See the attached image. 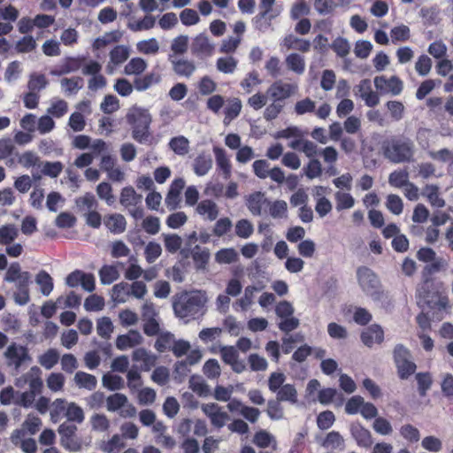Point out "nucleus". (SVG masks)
<instances>
[{
  "label": "nucleus",
  "mask_w": 453,
  "mask_h": 453,
  "mask_svg": "<svg viewBox=\"0 0 453 453\" xmlns=\"http://www.w3.org/2000/svg\"><path fill=\"white\" fill-rule=\"evenodd\" d=\"M126 122L132 131V138L138 143L152 144L153 136L150 132L152 117L147 109L134 106L126 115Z\"/></svg>",
  "instance_id": "obj_1"
},
{
  "label": "nucleus",
  "mask_w": 453,
  "mask_h": 453,
  "mask_svg": "<svg viewBox=\"0 0 453 453\" xmlns=\"http://www.w3.org/2000/svg\"><path fill=\"white\" fill-rule=\"evenodd\" d=\"M384 157L395 164L409 163L413 160L415 146L408 137L392 136L382 142Z\"/></svg>",
  "instance_id": "obj_2"
},
{
  "label": "nucleus",
  "mask_w": 453,
  "mask_h": 453,
  "mask_svg": "<svg viewBox=\"0 0 453 453\" xmlns=\"http://www.w3.org/2000/svg\"><path fill=\"white\" fill-rule=\"evenodd\" d=\"M203 305V301L197 293L184 291L173 296V309L180 319H196L202 314Z\"/></svg>",
  "instance_id": "obj_3"
},
{
  "label": "nucleus",
  "mask_w": 453,
  "mask_h": 453,
  "mask_svg": "<svg viewBox=\"0 0 453 453\" xmlns=\"http://www.w3.org/2000/svg\"><path fill=\"white\" fill-rule=\"evenodd\" d=\"M448 265L447 261L442 257H435L434 261H430L426 265L422 270V282L418 288L417 292L420 298L426 303L431 302L429 288L433 285L431 276L434 273H439L446 269Z\"/></svg>",
  "instance_id": "obj_4"
},
{
  "label": "nucleus",
  "mask_w": 453,
  "mask_h": 453,
  "mask_svg": "<svg viewBox=\"0 0 453 453\" xmlns=\"http://www.w3.org/2000/svg\"><path fill=\"white\" fill-rule=\"evenodd\" d=\"M394 362L397 369L398 377L407 380L414 374L417 369L416 364L411 360V352L403 344H396L393 351Z\"/></svg>",
  "instance_id": "obj_5"
},
{
  "label": "nucleus",
  "mask_w": 453,
  "mask_h": 453,
  "mask_svg": "<svg viewBox=\"0 0 453 453\" xmlns=\"http://www.w3.org/2000/svg\"><path fill=\"white\" fill-rule=\"evenodd\" d=\"M142 200V195L137 194L133 187H125L120 192L121 205L127 208L129 214L136 220L144 216V210L141 205Z\"/></svg>",
  "instance_id": "obj_6"
},
{
  "label": "nucleus",
  "mask_w": 453,
  "mask_h": 453,
  "mask_svg": "<svg viewBox=\"0 0 453 453\" xmlns=\"http://www.w3.org/2000/svg\"><path fill=\"white\" fill-rule=\"evenodd\" d=\"M4 357L8 366H12L15 370H19L23 365L32 361L27 347L16 342H12L7 347Z\"/></svg>",
  "instance_id": "obj_7"
},
{
  "label": "nucleus",
  "mask_w": 453,
  "mask_h": 453,
  "mask_svg": "<svg viewBox=\"0 0 453 453\" xmlns=\"http://www.w3.org/2000/svg\"><path fill=\"white\" fill-rule=\"evenodd\" d=\"M357 282L362 290L371 296L378 294L380 281L377 274L369 267L362 265L357 269Z\"/></svg>",
  "instance_id": "obj_8"
},
{
  "label": "nucleus",
  "mask_w": 453,
  "mask_h": 453,
  "mask_svg": "<svg viewBox=\"0 0 453 453\" xmlns=\"http://www.w3.org/2000/svg\"><path fill=\"white\" fill-rule=\"evenodd\" d=\"M77 430V426L69 422H64L58 426V432L60 435V443L69 451L75 452L81 449V443L76 436Z\"/></svg>",
  "instance_id": "obj_9"
},
{
  "label": "nucleus",
  "mask_w": 453,
  "mask_h": 453,
  "mask_svg": "<svg viewBox=\"0 0 453 453\" xmlns=\"http://www.w3.org/2000/svg\"><path fill=\"white\" fill-rule=\"evenodd\" d=\"M373 82L380 95L390 94L391 96H398L403 89L402 80L395 75L390 78H387L385 75L376 76Z\"/></svg>",
  "instance_id": "obj_10"
},
{
  "label": "nucleus",
  "mask_w": 453,
  "mask_h": 453,
  "mask_svg": "<svg viewBox=\"0 0 453 453\" xmlns=\"http://www.w3.org/2000/svg\"><path fill=\"white\" fill-rule=\"evenodd\" d=\"M203 412L210 418L211 425L219 429L222 428L229 416L226 411H222L221 407L215 403H203L201 406Z\"/></svg>",
  "instance_id": "obj_11"
},
{
  "label": "nucleus",
  "mask_w": 453,
  "mask_h": 453,
  "mask_svg": "<svg viewBox=\"0 0 453 453\" xmlns=\"http://www.w3.org/2000/svg\"><path fill=\"white\" fill-rule=\"evenodd\" d=\"M269 199L264 193L256 191L250 194L246 198V205L253 216H260L263 211H267Z\"/></svg>",
  "instance_id": "obj_12"
},
{
  "label": "nucleus",
  "mask_w": 453,
  "mask_h": 453,
  "mask_svg": "<svg viewBox=\"0 0 453 453\" xmlns=\"http://www.w3.org/2000/svg\"><path fill=\"white\" fill-rule=\"evenodd\" d=\"M294 89L293 85L278 81L268 88L266 93L273 101L284 103L294 93Z\"/></svg>",
  "instance_id": "obj_13"
},
{
  "label": "nucleus",
  "mask_w": 453,
  "mask_h": 453,
  "mask_svg": "<svg viewBox=\"0 0 453 453\" xmlns=\"http://www.w3.org/2000/svg\"><path fill=\"white\" fill-rule=\"evenodd\" d=\"M362 342L372 348L375 343L380 344L384 341V331L378 324H372L365 328L360 334Z\"/></svg>",
  "instance_id": "obj_14"
},
{
  "label": "nucleus",
  "mask_w": 453,
  "mask_h": 453,
  "mask_svg": "<svg viewBox=\"0 0 453 453\" xmlns=\"http://www.w3.org/2000/svg\"><path fill=\"white\" fill-rule=\"evenodd\" d=\"M184 187L185 181L182 178L175 179L171 183L165 200L166 206L170 210H174L179 206L180 202V194Z\"/></svg>",
  "instance_id": "obj_15"
},
{
  "label": "nucleus",
  "mask_w": 453,
  "mask_h": 453,
  "mask_svg": "<svg viewBox=\"0 0 453 453\" xmlns=\"http://www.w3.org/2000/svg\"><path fill=\"white\" fill-rule=\"evenodd\" d=\"M350 433L359 447L371 448L373 440L371 432L360 423L351 425Z\"/></svg>",
  "instance_id": "obj_16"
},
{
  "label": "nucleus",
  "mask_w": 453,
  "mask_h": 453,
  "mask_svg": "<svg viewBox=\"0 0 453 453\" xmlns=\"http://www.w3.org/2000/svg\"><path fill=\"white\" fill-rule=\"evenodd\" d=\"M213 152L216 159L217 171L222 174L225 180L232 175V165L224 149L214 147Z\"/></svg>",
  "instance_id": "obj_17"
},
{
  "label": "nucleus",
  "mask_w": 453,
  "mask_h": 453,
  "mask_svg": "<svg viewBox=\"0 0 453 453\" xmlns=\"http://www.w3.org/2000/svg\"><path fill=\"white\" fill-rule=\"evenodd\" d=\"M29 281L30 273L23 272L22 279L17 282V291L14 293L15 302L19 305H25L29 301Z\"/></svg>",
  "instance_id": "obj_18"
},
{
  "label": "nucleus",
  "mask_w": 453,
  "mask_h": 453,
  "mask_svg": "<svg viewBox=\"0 0 453 453\" xmlns=\"http://www.w3.org/2000/svg\"><path fill=\"white\" fill-rule=\"evenodd\" d=\"M142 341L141 334L136 330H129L126 334H120L116 339V347L119 350H125L139 345Z\"/></svg>",
  "instance_id": "obj_19"
},
{
  "label": "nucleus",
  "mask_w": 453,
  "mask_h": 453,
  "mask_svg": "<svg viewBox=\"0 0 453 453\" xmlns=\"http://www.w3.org/2000/svg\"><path fill=\"white\" fill-rule=\"evenodd\" d=\"M132 358L134 362H141V369L143 371H150L155 366L157 357L150 354L144 348H138L133 351Z\"/></svg>",
  "instance_id": "obj_20"
},
{
  "label": "nucleus",
  "mask_w": 453,
  "mask_h": 453,
  "mask_svg": "<svg viewBox=\"0 0 453 453\" xmlns=\"http://www.w3.org/2000/svg\"><path fill=\"white\" fill-rule=\"evenodd\" d=\"M42 371L37 366H33L28 372L24 374L25 381L29 385V391L36 395L42 392L43 383L41 378Z\"/></svg>",
  "instance_id": "obj_21"
},
{
  "label": "nucleus",
  "mask_w": 453,
  "mask_h": 453,
  "mask_svg": "<svg viewBox=\"0 0 453 453\" xmlns=\"http://www.w3.org/2000/svg\"><path fill=\"white\" fill-rule=\"evenodd\" d=\"M191 51L196 56H210L213 51V46L206 35L200 34L194 39Z\"/></svg>",
  "instance_id": "obj_22"
},
{
  "label": "nucleus",
  "mask_w": 453,
  "mask_h": 453,
  "mask_svg": "<svg viewBox=\"0 0 453 453\" xmlns=\"http://www.w3.org/2000/svg\"><path fill=\"white\" fill-rule=\"evenodd\" d=\"M320 445L325 449L342 451L345 449V441L337 431H331L326 434Z\"/></svg>",
  "instance_id": "obj_23"
},
{
  "label": "nucleus",
  "mask_w": 453,
  "mask_h": 453,
  "mask_svg": "<svg viewBox=\"0 0 453 453\" xmlns=\"http://www.w3.org/2000/svg\"><path fill=\"white\" fill-rule=\"evenodd\" d=\"M160 81V74L152 72L142 76L135 77L134 80V87L137 91H144L153 85L159 83Z\"/></svg>",
  "instance_id": "obj_24"
},
{
  "label": "nucleus",
  "mask_w": 453,
  "mask_h": 453,
  "mask_svg": "<svg viewBox=\"0 0 453 453\" xmlns=\"http://www.w3.org/2000/svg\"><path fill=\"white\" fill-rule=\"evenodd\" d=\"M283 45L288 50H296L303 53H306L311 50V42L309 40L299 38L292 34L284 37Z\"/></svg>",
  "instance_id": "obj_25"
},
{
  "label": "nucleus",
  "mask_w": 453,
  "mask_h": 453,
  "mask_svg": "<svg viewBox=\"0 0 453 453\" xmlns=\"http://www.w3.org/2000/svg\"><path fill=\"white\" fill-rule=\"evenodd\" d=\"M196 211L210 221L215 220L219 216V208L216 203L209 199L202 200L197 204Z\"/></svg>",
  "instance_id": "obj_26"
},
{
  "label": "nucleus",
  "mask_w": 453,
  "mask_h": 453,
  "mask_svg": "<svg viewBox=\"0 0 453 453\" xmlns=\"http://www.w3.org/2000/svg\"><path fill=\"white\" fill-rule=\"evenodd\" d=\"M130 55V50L126 45H117L113 47L110 53V62L108 64V66H110L111 64H112L114 66H119L125 63Z\"/></svg>",
  "instance_id": "obj_27"
},
{
  "label": "nucleus",
  "mask_w": 453,
  "mask_h": 453,
  "mask_svg": "<svg viewBox=\"0 0 453 453\" xmlns=\"http://www.w3.org/2000/svg\"><path fill=\"white\" fill-rule=\"evenodd\" d=\"M105 226L114 234H121L125 231L127 221L121 214H111L104 218Z\"/></svg>",
  "instance_id": "obj_28"
},
{
  "label": "nucleus",
  "mask_w": 453,
  "mask_h": 453,
  "mask_svg": "<svg viewBox=\"0 0 453 453\" xmlns=\"http://www.w3.org/2000/svg\"><path fill=\"white\" fill-rule=\"evenodd\" d=\"M191 257L196 269H204L210 259V252L207 248L196 245L191 250Z\"/></svg>",
  "instance_id": "obj_29"
},
{
  "label": "nucleus",
  "mask_w": 453,
  "mask_h": 453,
  "mask_svg": "<svg viewBox=\"0 0 453 453\" xmlns=\"http://www.w3.org/2000/svg\"><path fill=\"white\" fill-rule=\"evenodd\" d=\"M68 403L65 399L58 398L50 404V415L53 423H58L65 417Z\"/></svg>",
  "instance_id": "obj_30"
},
{
  "label": "nucleus",
  "mask_w": 453,
  "mask_h": 453,
  "mask_svg": "<svg viewBox=\"0 0 453 453\" xmlns=\"http://www.w3.org/2000/svg\"><path fill=\"white\" fill-rule=\"evenodd\" d=\"M212 159L210 155L200 154L193 163V170L198 176H203L211 169Z\"/></svg>",
  "instance_id": "obj_31"
},
{
  "label": "nucleus",
  "mask_w": 453,
  "mask_h": 453,
  "mask_svg": "<svg viewBox=\"0 0 453 453\" xmlns=\"http://www.w3.org/2000/svg\"><path fill=\"white\" fill-rule=\"evenodd\" d=\"M278 15L279 13L268 14L263 12H259V13H257L252 19V24L256 30L264 33L271 27L272 20Z\"/></svg>",
  "instance_id": "obj_32"
},
{
  "label": "nucleus",
  "mask_w": 453,
  "mask_h": 453,
  "mask_svg": "<svg viewBox=\"0 0 453 453\" xmlns=\"http://www.w3.org/2000/svg\"><path fill=\"white\" fill-rule=\"evenodd\" d=\"M147 68L146 61L142 58H133L124 67V73L127 75H135L138 77Z\"/></svg>",
  "instance_id": "obj_33"
},
{
  "label": "nucleus",
  "mask_w": 453,
  "mask_h": 453,
  "mask_svg": "<svg viewBox=\"0 0 453 453\" xmlns=\"http://www.w3.org/2000/svg\"><path fill=\"white\" fill-rule=\"evenodd\" d=\"M35 282L39 285L42 294L48 296L53 290L54 284L51 276L44 270H41L35 277Z\"/></svg>",
  "instance_id": "obj_34"
},
{
  "label": "nucleus",
  "mask_w": 453,
  "mask_h": 453,
  "mask_svg": "<svg viewBox=\"0 0 453 453\" xmlns=\"http://www.w3.org/2000/svg\"><path fill=\"white\" fill-rule=\"evenodd\" d=\"M423 195L434 207L441 208L445 201L440 196L439 188L436 185H426L423 189Z\"/></svg>",
  "instance_id": "obj_35"
},
{
  "label": "nucleus",
  "mask_w": 453,
  "mask_h": 453,
  "mask_svg": "<svg viewBox=\"0 0 453 453\" xmlns=\"http://www.w3.org/2000/svg\"><path fill=\"white\" fill-rule=\"evenodd\" d=\"M19 235V230L13 224H6L0 226V244L10 245Z\"/></svg>",
  "instance_id": "obj_36"
},
{
  "label": "nucleus",
  "mask_w": 453,
  "mask_h": 453,
  "mask_svg": "<svg viewBox=\"0 0 453 453\" xmlns=\"http://www.w3.org/2000/svg\"><path fill=\"white\" fill-rule=\"evenodd\" d=\"M189 388L199 396H207L210 394L209 386L199 375H192L188 380Z\"/></svg>",
  "instance_id": "obj_37"
},
{
  "label": "nucleus",
  "mask_w": 453,
  "mask_h": 453,
  "mask_svg": "<svg viewBox=\"0 0 453 453\" xmlns=\"http://www.w3.org/2000/svg\"><path fill=\"white\" fill-rule=\"evenodd\" d=\"M276 398L280 402L297 403V391L294 385L285 384L278 391Z\"/></svg>",
  "instance_id": "obj_38"
},
{
  "label": "nucleus",
  "mask_w": 453,
  "mask_h": 453,
  "mask_svg": "<svg viewBox=\"0 0 453 453\" xmlns=\"http://www.w3.org/2000/svg\"><path fill=\"white\" fill-rule=\"evenodd\" d=\"M75 384L81 388L93 390L96 387V379L94 375L85 372H77L74 375Z\"/></svg>",
  "instance_id": "obj_39"
},
{
  "label": "nucleus",
  "mask_w": 453,
  "mask_h": 453,
  "mask_svg": "<svg viewBox=\"0 0 453 453\" xmlns=\"http://www.w3.org/2000/svg\"><path fill=\"white\" fill-rule=\"evenodd\" d=\"M286 65L289 70L297 74L303 73L305 70L304 58L297 53H291L286 58Z\"/></svg>",
  "instance_id": "obj_40"
},
{
  "label": "nucleus",
  "mask_w": 453,
  "mask_h": 453,
  "mask_svg": "<svg viewBox=\"0 0 453 453\" xmlns=\"http://www.w3.org/2000/svg\"><path fill=\"white\" fill-rule=\"evenodd\" d=\"M169 147L175 154L184 156L189 150V142L185 136L179 135L170 140Z\"/></svg>",
  "instance_id": "obj_41"
},
{
  "label": "nucleus",
  "mask_w": 453,
  "mask_h": 453,
  "mask_svg": "<svg viewBox=\"0 0 453 453\" xmlns=\"http://www.w3.org/2000/svg\"><path fill=\"white\" fill-rule=\"evenodd\" d=\"M417 384H418V391L420 396L424 397L426 395L427 391L431 388L433 385V378L430 372H418L415 375Z\"/></svg>",
  "instance_id": "obj_42"
},
{
  "label": "nucleus",
  "mask_w": 453,
  "mask_h": 453,
  "mask_svg": "<svg viewBox=\"0 0 453 453\" xmlns=\"http://www.w3.org/2000/svg\"><path fill=\"white\" fill-rule=\"evenodd\" d=\"M173 71L180 76L190 77L196 70L195 64L187 59L173 61Z\"/></svg>",
  "instance_id": "obj_43"
},
{
  "label": "nucleus",
  "mask_w": 453,
  "mask_h": 453,
  "mask_svg": "<svg viewBox=\"0 0 453 453\" xmlns=\"http://www.w3.org/2000/svg\"><path fill=\"white\" fill-rule=\"evenodd\" d=\"M100 281L104 285H110L117 280L119 273L114 265H105L99 270Z\"/></svg>",
  "instance_id": "obj_44"
},
{
  "label": "nucleus",
  "mask_w": 453,
  "mask_h": 453,
  "mask_svg": "<svg viewBox=\"0 0 453 453\" xmlns=\"http://www.w3.org/2000/svg\"><path fill=\"white\" fill-rule=\"evenodd\" d=\"M83 79L79 76L63 78L60 81L62 88L67 94H76L83 87Z\"/></svg>",
  "instance_id": "obj_45"
},
{
  "label": "nucleus",
  "mask_w": 453,
  "mask_h": 453,
  "mask_svg": "<svg viewBox=\"0 0 453 453\" xmlns=\"http://www.w3.org/2000/svg\"><path fill=\"white\" fill-rule=\"evenodd\" d=\"M259 290L260 288L255 286H247L243 296L238 299L234 306H239L242 311H246L253 303L255 292Z\"/></svg>",
  "instance_id": "obj_46"
},
{
  "label": "nucleus",
  "mask_w": 453,
  "mask_h": 453,
  "mask_svg": "<svg viewBox=\"0 0 453 453\" xmlns=\"http://www.w3.org/2000/svg\"><path fill=\"white\" fill-rule=\"evenodd\" d=\"M127 402L126 395L115 393L106 398V408L109 411L114 412L119 411Z\"/></svg>",
  "instance_id": "obj_47"
},
{
  "label": "nucleus",
  "mask_w": 453,
  "mask_h": 453,
  "mask_svg": "<svg viewBox=\"0 0 453 453\" xmlns=\"http://www.w3.org/2000/svg\"><path fill=\"white\" fill-rule=\"evenodd\" d=\"M59 360V354L55 349H49L46 352L39 357L40 365L45 369H51Z\"/></svg>",
  "instance_id": "obj_48"
},
{
  "label": "nucleus",
  "mask_w": 453,
  "mask_h": 453,
  "mask_svg": "<svg viewBox=\"0 0 453 453\" xmlns=\"http://www.w3.org/2000/svg\"><path fill=\"white\" fill-rule=\"evenodd\" d=\"M311 8L305 0H296L290 9V18L296 20L310 13Z\"/></svg>",
  "instance_id": "obj_49"
},
{
  "label": "nucleus",
  "mask_w": 453,
  "mask_h": 453,
  "mask_svg": "<svg viewBox=\"0 0 453 453\" xmlns=\"http://www.w3.org/2000/svg\"><path fill=\"white\" fill-rule=\"evenodd\" d=\"M267 211L274 219H282L286 217L288 211L287 203L283 200H277L272 203L269 200Z\"/></svg>",
  "instance_id": "obj_50"
},
{
  "label": "nucleus",
  "mask_w": 453,
  "mask_h": 453,
  "mask_svg": "<svg viewBox=\"0 0 453 453\" xmlns=\"http://www.w3.org/2000/svg\"><path fill=\"white\" fill-rule=\"evenodd\" d=\"M390 117L394 121L401 120L404 116L405 107L401 101L390 100L386 104Z\"/></svg>",
  "instance_id": "obj_51"
},
{
  "label": "nucleus",
  "mask_w": 453,
  "mask_h": 453,
  "mask_svg": "<svg viewBox=\"0 0 453 453\" xmlns=\"http://www.w3.org/2000/svg\"><path fill=\"white\" fill-rule=\"evenodd\" d=\"M130 296L128 283L120 282L113 286L111 296L116 303H125Z\"/></svg>",
  "instance_id": "obj_52"
},
{
  "label": "nucleus",
  "mask_w": 453,
  "mask_h": 453,
  "mask_svg": "<svg viewBox=\"0 0 453 453\" xmlns=\"http://www.w3.org/2000/svg\"><path fill=\"white\" fill-rule=\"evenodd\" d=\"M242 110V102L239 98L232 99L224 110L225 123H229L234 119L237 118Z\"/></svg>",
  "instance_id": "obj_53"
},
{
  "label": "nucleus",
  "mask_w": 453,
  "mask_h": 453,
  "mask_svg": "<svg viewBox=\"0 0 453 453\" xmlns=\"http://www.w3.org/2000/svg\"><path fill=\"white\" fill-rule=\"evenodd\" d=\"M65 418L69 422L72 421L81 424L85 418L84 411L81 407L75 403H69L65 412Z\"/></svg>",
  "instance_id": "obj_54"
},
{
  "label": "nucleus",
  "mask_w": 453,
  "mask_h": 453,
  "mask_svg": "<svg viewBox=\"0 0 453 453\" xmlns=\"http://www.w3.org/2000/svg\"><path fill=\"white\" fill-rule=\"evenodd\" d=\"M113 325L110 318L103 317L97 320L96 330L99 336L105 340L111 338V334L113 332Z\"/></svg>",
  "instance_id": "obj_55"
},
{
  "label": "nucleus",
  "mask_w": 453,
  "mask_h": 453,
  "mask_svg": "<svg viewBox=\"0 0 453 453\" xmlns=\"http://www.w3.org/2000/svg\"><path fill=\"white\" fill-rule=\"evenodd\" d=\"M137 50L142 54H157L159 45L156 38L142 40L136 44Z\"/></svg>",
  "instance_id": "obj_56"
},
{
  "label": "nucleus",
  "mask_w": 453,
  "mask_h": 453,
  "mask_svg": "<svg viewBox=\"0 0 453 453\" xmlns=\"http://www.w3.org/2000/svg\"><path fill=\"white\" fill-rule=\"evenodd\" d=\"M87 58L84 56L77 58H67L65 64L62 65L61 73H68L71 72L78 71L82 69L84 62Z\"/></svg>",
  "instance_id": "obj_57"
},
{
  "label": "nucleus",
  "mask_w": 453,
  "mask_h": 453,
  "mask_svg": "<svg viewBox=\"0 0 453 453\" xmlns=\"http://www.w3.org/2000/svg\"><path fill=\"white\" fill-rule=\"evenodd\" d=\"M92 429L97 432H106L110 428V420L104 414L96 413L90 418Z\"/></svg>",
  "instance_id": "obj_58"
},
{
  "label": "nucleus",
  "mask_w": 453,
  "mask_h": 453,
  "mask_svg": "<svg viewBox=\"0 0 453 453\" xmlns=\"http://www.w3.org/2000/svg\"><path fill=\"white\" fill-rule=\"evenodd\" d=\"M217 69L224 73H233L237 66V60L234 57L219 58L216 62Z\"/></svg>",
  "instance_id": "obj_59"
},
{
  "label": "nucleus",
  "mask_w": 453,
  "mask_h": 453,
  "mask_svg": "<svg viewBox=\"0 0 453 453\" xmlns=\"http://www.w3.org/2000/svg\"><path fill=\"white\" fill-rule=\"evenodd\" d=\"M390 36L393 42H406L411 37V31L408 26L400 25L391 29Z\"/></svg>",
  "instance_id": "obj_60"
},
{
  "label": "nucleus",
  "mask_w": 453,
  "mask_h": 453,
  "mask_svg": "<svg viewBox=\"0 0 453 453\" xmlns=\"http://www.w3.org/2000/svg\"><path fill=\"white\" fill-rule=\"evenodd\" d=\"M173 342V335L171 333L167 332V333L160 334L157 336V341L155 342V349L158 352L163 353V352L172 349Z\"/></svg>",
  "instance_id": "obj_61"
},
{
  "label": "nucleus",
  "mask_w": 453,
  "mask_h": 453,
  "mask_svg": "<svg viewBox=\"0 0 453 453\" xmlns=\"http://www.w3.org/2000/svg\"><path fill=\"white\" fill-rule=\"evenodd\" d=\"M335 200L338 211L350 209L355 204V199L349 193L336 192Z\"/></svg>",
  "instance_id": "obj_62"
},
{
  "label": "nucleus",
  "mask_w": 453,
  "mask_h": 453,
  "mask_svg": "<svg viewBox=\"0 0 453 453\" xmlns=\"http://www.w3.org/2000/svg\"><path fill=\"white\" fill-rule=\"evenodd\" d=\"M68 111V104L63 99H58L52 102L51 105L48 108L47 112L54 118L63 117Z\"/></svg>",
  "instance_id": "obj_63"
},
{
  "label": "nucleus",
  "mask_w": 453,
  "mask_h": 453,
  "mask_svg": "<svg viewBox=\"0 0 453 453\" xmlns=\"http://www.w3.org/2000/svg\"><path fill=\"white\" fill-rule=\"evenodd\" d=\"M335 421V416L332 411H324L317 417V426L320 430L329 429Z\"/></svg>",
  "instance_id": "obj_64"
}]
</instances>
